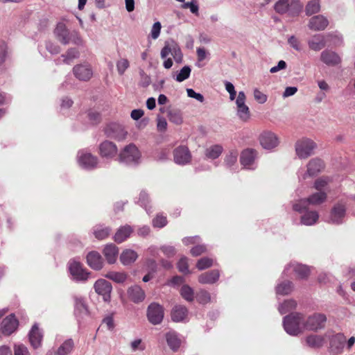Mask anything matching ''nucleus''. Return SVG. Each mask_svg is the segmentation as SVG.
Here are the masks:
<instances>
[{
    "label": "nucleus",
    "instance_id": "nucleus-45",
    "mask_svg": "<svg viewBox=\"0 0 355 355\" xmlns=\"http://www.w3.org/2000/svg\"><path fill=\"white\" fill-rule=\"evenodd\" d=\"M320 10V0H310L306 6V13L308 15L317 13Z\"/></svg>",
    "mask_w": 355,
    "mask_h": 355
},
{
    "label": "nucleus",
    "instance_id": "nucleus-51",
    "mask_svg": "<svg viewBox=\"0 0 355 355\" xmlns=\"http://www.w3.org/2000/svg\"><path fill=\"white\" fill-rule=\"evenodd\" d=\"M168 119L171 122L179 125L182 122V114L179 110H171L168 113Z\"/></svg>",
    "mask_w": 355,
    "mask_h": 355
},
{
    "label": "nucleus",
    "instance_id": "nucleus-53",
    "mask_svg": "<svg viewBox=\"0 0 355 355\" xmlns=\"http://www.w3.org/2000/svg\"><path fill=\"white\" fill-rule=\"evenodd\" d=\"M191 69L189 66H184L177 74L175 80L178 82H182L187 79L191 73Z\"/></svg>",
    "mask_w": 355,
    "mask_h": 355
},
{
    "label": "nucleus",
    "instance_id": "nucleus-8",
    "mask_svg": "<svg viewBox=\"0 0 355 355\" xmlns=\"http://www.w3.org/2000/svg\"><path fill=\"white\" fill-rule=\"evenodd\" d=\"M77 162L82 168L92 170L98 164L97 157L93 155L86 150H81L78 152L76 157Z\"/></svg>",
    "mask_w": 355,
    "mask_h": 355
},
{
    "label": "nucleus",
    "instance_id": "nucleus-2",
    "mask_svg": "<svg viewBox=\"0 0 355 355\" xmlns=\"http://www.w3.org/2000/svg\"><path fill=\"white\" fill-rule=\"evenodd\" d=\"M327 199V193L324 191H318L311 195L308 198L301 199L293 204L295 211L302 212L308 205H318L323 203Z\"/></svg>",
    "mask_w": 355,
    "mask_h": 355
},
{
    "label": "nucleus",
    "instance_id": "nucleus-56",
    "mask_svg": "<svg viewBox=\"0 0 355 355\" xmlns=\"http://www.w3.org/2000/svg\"><path fill=\"white\" fill-rule=\"evenodd\" d=\"M13 351L14 355H31L27 347L23 344H15Z\"/></svg>",
    "mask_w": 355,
    "mask_h": 355
},
{
    "label": "nucleus",
    "instance_id": "nucleus-62",
    "mask_svg": "<svg viewBox=\"0 0 355 355\" xmlns=\"http://www.w3.org/2000/svg\"><path fill=\"white\" fill-rule=\"evenodd\" d=\"M187 93L190 98H195L200 103L204 101V96L200 93H196L193 89H187Z\"/></svg>",
    "mask_w": 355,
    "mask_h": 355
},
{
    "label": "nucleus",
    "instance_id": "nucleus-11",
    "mask_svg": "<svg viewBox=\"0 0 355 355\" xmlns=\"http://www.w3.org/2000/svg\"><path fill=\"white\" fill-rule=\"evenodd\" d=\"M164 311L162 305L153 302L147 308V318L152 324H159L164 318Z\"/></svg>",
    "mask_w": 355,
    "mask_h": 355
},
{
    "label": "nucleus",
    "instance_id": "nucleus-33",
    "mask_svg": "<svg viewBox=\"0 0 355 355\" xmlns=\"http://www.w3.org/2000/svg\"><path fill=\"white\" fill-rule=\"evenodd\" d=\"M137 253L131 249L124 250L120 255V261L124 266L132 264L137 260Z\"/></svg>",
    "mask_w": 355,
    "mask_h": 355
},
{
    "label": "nucleus",
    "instance_id": "nucleus-25",
    "mask_svg": "<svg viewBox=\"0 0 355 355\" xmlns=\"http://www.w3.org/2000/svg\"><path fill=\"white\" fill-rule=\"evenodd\" d=\"M320 59L324 64L329 66L338 64L341 61L340 56L336 53L329 50L323 51L321 53Z\"/></svg>",
    "mask_w": 355,
    "mask_h": 355
},
{
    "label": "nucleus",
    "instance_id": "nucleus-24",
    "mask_svg": "<svg viewBox=\"0 0 355 355\" xmlns=\"http://www.w3.org/2000/svg\"><path fill=\"white\" fill-rule=\"evenodd\" d=\"M256 157V151L252 149H246L241 155V164L245 168H253Z\"/></svg>",
    "mask_w": 355,
    "mask_h": 355
},
{
    "label": "nucleus",
    "instance_id": "nucleus-10",
    "mask_svg": "<svg viewBox=\"0 0 355 355\" xmlns=\"http://www.w3.org/2000/svg\"><path fill=\"white\" fill-rule=\"evenodd\" d=\"M169 55H171L177 62L182 61V53L180 48L173 40L166 42L164 46L161 50L160 56L162 59H166Z\"/></svg>",
    "mask_w": 355,
    "mask_h": 355
},
{
    "label": "nucleus",
    "instance_id": "nucleus-42",
    "mask_svg": "<svg viewBox=\"0 0 355 355\" xmlns=\"http://www.w3.org/2000/svg\"><path fill=\"white\" fill-rule=\"evenodd\" d=\"M74 347V342L69 338L65 340L58 349L59 354L61 355L69 354Z\"/></svg>",
    "mask_w": 355,
    "mask_h": 355
},
{
    "label": "nucleus",
    "instance_id": "nucleus-36",
    "mask_svg": "<svg viewBox=\"0 0 355 355\" xmlns=\"http://www.w3.org/2000/svg\"><path fill=\"white\" fill-rule=\"evenodd\" d=\"M166 340L169 347L173 351H176L180 346L181 340L175 331L166 333Z\"/></svg>",
    "mask_w": 355,
    "mask_h": 355
},
{
    "label": "nucleus",
    "instance_id": "nucleus-49",
    "mask_svg": "<svg viewBox=\"0 0 355 355\" xmlns=\"http://www.w3.org/2000/svg\"><path fill=\"white\" fill-rule=\"evenodd\" d=\"M238 155H239V153L237 150H230L225 156V164L228 167H231L233 165H234L237 162Z\"/></svg>",
    "mask_w": 355,
    "mask_h": 355
},
{
    "label": "nucleus",
    "instance_id": "nucleus-63",
    "mask_svg": "<svg viewBox=\"0 0 355 355\" xmlns=\"http://www.w3.org/2000/svg\"><path fill=\"white\" fill-rule=\"evenodd\" d=\"M198 300L202 304H206L210 301V295L205 291H201L197 295Z\"/></svg>",
    "mask_w": 355,
    "mask_h": 355
},
{
    "label": "nucleus",
    "instance_id": "nucleus-50",
    "mask_svg": "<svg viewBox=\"0 0 355 355\" xmlns=\"http://www.w3.org/2000/svg\"><path fill=\"white\" fill-rule=\"evenodd\" d=\"M110 233V229L106 227H98L94 230V234L96 239L99 240L107 238Z\"/></svg>",
    "mask_w": 355,
    "mask_h": 355
},
{
    "label": "nucleus",
    "instance_id": "nucleus-15",
    "mask_svg": "<svg viewBox=\"0 0 355 355\" xmlns=\"http://www.w3.org/2000/svg\"><path fill=\"white\" fill-rule=\"evenodd\" d=\"M292 270L297 278L300 279H306L310 274V268L306 265H302L296 262L290 263L284 269V274H289Z\"/></svg>",
    "mask_w": 355,
    "mask_h": 355
},
{
    "label": "nucleus",
    "instance_id": "nucleus-31",
    "mask_svg": "<svg viewBox=\"0 0 355 355\" xmlns=\"http://www.w3.org/2000/svg\"><path fill=\"white\" fill-rule=\"evenodd\" d=\"M133 230L130 225H124L118 229L116 232L114 236V240L118 243H121L125 241L130 234L132 233Z\"/></svg>",
    "mask_w": 355,
    "mask_h": 355
},
{
    "label": "nucleus",
    "instance_id": "nucleus-13",
    "mask_svg": "<svg viewBox=\"0 0 355 355\" xmlns=\"http://www.w3.org/2000/svg\"><path fill=\"white\" fill-rule=\"evenodd\" d=\"M324 168V162L318 157L311 159L306 165V172L300 175V178L306 180L317 175Z\"/></svg>",
    "mask_w": 355,
    "mask_h": 355
},
{
    "label": "nucleus",
    "instance_id": "nucleus-17",
    "mask_svg": "<svg viewBox=\"0 0 355 355\" xmlns=\"http://www.w3.org/2000/svg\"><path fill=\"white\" fill-rule=\"evenodd\" d=\"M18 327V320L15 315L10 314L6 317L1 323V331L4 336H10L14 333Z\"/></svg>",
    "mask_w": 355,
    "mask_h": 355
},
{
    "label": "nucleus",
    "instance_id": "nucleus-41",
    "mask_svg": "<svg viewBox=\"0 0 355 355\" xmlns=\"http://www.w3.org/2000/svg\"><path fill=\"white\" fill-rule=\"evenodd\" d=\"M80 55V53L78 49L75 48L69 49L65 54L62 55V62L65 64H69L73 61L78 58Z\"/></svg>",
    "mask_w": 355,
    "mask_h": 355
},
{
    "label": "nucleus",
    "instance_id": "nucleus-43",
    "mask_svg": "<svg viewBox=\"0 0 355 355\" xmlns=\"http://www.w3.org/2000/svg\"><path fill=\"white\" fill-rule=\"evenodd\" d=\"M297 302L293 300H285L279 306V311L281 314H284L295 309Z\"/></svg>",
    "mask_w": 355,
    "mask_h": 355
},
{
    "label": "nucleus",
    "instance_id": "nucleus-34",
    "mask_svg": "<svg viewBox=\"0 0 355 355\" xmlns=\"http://www.w3.org/2000/svg\"><path fill=\"white\" fill-rule=\"evenodd\" d=\"M219 276L218 270H214L201 274L198 277V282L201 284H214L218 279Z\"/></svg>",
    "mask_w": 355,
    "mask_h": 355
},
{
    "label": "nucleus",
    "instance_id": "nucleus-44",
    "mask_svg": "<svg viewBox=\"0 0 355 355\" xmlns=\"http://www.w3.org/2000/svg\"><path fill=\"white\" fill-rule=\"evenodd\" d=\"M307 345L311 347H320L324 343V339L322 336L311 335L306 338Z\"/></svg>",
    "mask_w": 355,
    "mask_h": 355
},
{
    "label": "nucleus",
    "instance_id": "nucleus-28",
    "mask_svg": "<svg viewBox=\"0 0 355 355\" xmlns=\"http://www.w3.org/2000/svg\"><path fill=\"white\" fill-rule=\"evenodd\" d=\"M346 338L343 334H336L331 340L330 348L333 353L340 354L342 352Z\"/></svg>",
    "mask_w": 355,
    "mask_h": 355
},
{
    "label": "nucleus",
    "instance_id": "nucleus-14",
    "mask_svg": "<svg viewBox=\"0 0 355 355\" xmlns=\"http://www.w3.org/2000/svg\"><path fill=\"white\" fill-rule=\"evenodd\" d=\"M259 142L261 146L266 150H272L279 144L277 135L269 130L263 131L259 136Z\"/></svg>",
    "mask_w": 355,
    "mask_h": 355
},
{
    "label": "nucleus",
    "instance_id": "nucleus-12",
    "mask_svg": "<svg viewBox=\"0 0 355 355\" xmlns=\"http://www.w3.org/2000/svg\"><path fill=\"white\" fill-rule=\"evenodd\" d=\"M327 318L322 313H314L308 317L304 316L305 330L317 331L324 327Z\"/></svg>",
    "mask_w": 355,
    "mask_h": 355
},
{
    "label": "nucleus",
    "instance_id": "nucleus-4",
    "mask_svg": "<svg viewBox=\"0 0 355 355\" xmlns=\"http://www.w3.org/2000/svg\"><path fill=\"white\" fill-rule=\"evenodd\" d=\"M303 7L300 0H279L275 5V10L279 14L289 12L291 15L298 14Z\"/></svg>",
    "mask_w": 355,
    "mask_h": 355
},
{
    "label": "nucleus",
    "instance_id": "nucleus-57",
    "mask_svg": "<svg viewBox=\"0 0 355 355\" xmlns=\"http://www.w3.org/2000/svg\"><path fill=\"white\" fill-rule=\"evenodd\" d=\"M166 223V218L161 214L157 215V216L153 220V225L155 227L162 228L164 227Z\"/></svg>",
    "mask_w": 355,
    "mask_h": 355
},
{
    "label": "nucleus",
    "instance_id": "nucleus-22",
    "mask_svg": "<svg viewBox=\"0 0 355 355\" xmlns=\"http://www.w3.org/2000/svg\"><path fill=\"white\" fill-rule=\"evenodd\" d=\"M329 24L328 19L323 15H316L309 19L308 26L310 29L318 31L326 28Z\"/></svg>",
    "mask_w": 355,
    "mask_h": 355
},
{
    "label": "nucleus",
    "instance_id": "nucleus-19",
    "mask_svg": "<svg viewBox=\"0 0 355 355\" xmlns=\"http://www.w3.org/2000/svg\"><path fill=\"white\" fill-rule=\"evenodd\" d=\"M174 161L176 164L184 165L190 162L191 155L186 146H179L173 152Z\"/></svg>",
    "mask_w": 355,
    "mask_h": 355
},
{
    "label": "nucleus",
    "instance_id": "nucleus-1",
    "mask_svg": "<svg viewBox=\"0 0 355 355\" xmlns=\"http://www.w3.org/2000/svg\"><path fill=\"white\" fill-rule=\"evenodd\" d=\"M283 325L285 331L291 336H297L304 330V315L293 313L284 317Z\"/></svg>",
    "mask_w": 355,
    "mask_h": 355
},
{
    "label": "nucleus",
    "instance_id": "nucleus-47",
    "mask_svg": "<svg viewBox=\"0 0 355 355\" xmlns=\"http://www.w3.org/2000/svg\"><path fill=\"white\" fill-rule=\"evenodd\" d=\"M130 348L132 352L144 351L146 348L145 343L141 338H136L130 343Z\"/></svg>",
    "mask_w": 355,
    "mask_h": 355
},
{
    "label": "nucleus",
    "instance_id": "nucleus-40",
    "mask_svg": "<svg viewBox=\"0 0 355 355\" xmlns=\"http://www.w3.org/2000/svg\"><path fill=\"white\" fill-rule=\"evenodd\" d=\"M223 148L219 144L213 145L206 149L205 155L209 159H216L222 153Z\"/></svg>",
    "mask_w": 355,
    "mask_h": 355
},
{
    "label": "nucleus",
    "instance_id": "nucleus-23",
    "mask_svg": "<svg viewBox=\"0 0 355 355\" xmlns=\"http://www.w3.org/2000/svg\"><path fill=\"white\" fill-rule=\"evenodd\" d=\"M87 263L94 270H99L103 266L101 255L96 251H92L87 255Z\"/></svg>",
    "mask_w": 355,
    "mask_h": 355
},
{
    "label": "nucleus",
    "instance_id": "nucleus-38",
    "mask_svg": "<svg viewBox=\"0 0 355 355\" xmlns=\"http://www.w3.org/2000/svg\"><path fill=\"white\" fill-rule=\"evenodd\" d=\"M293 290V284L290 281H284L279 283L276 286V293L277 295H288Z\"/></svg>",
    "mask_w": 355,
    "mask_h": 355
},
{
    "label": "nucleus",
    "instance_id": "nucleus-58",
    "mask_svg": "<svg viewBox=\"0 0 355 355\" xmlns=\"http://www.w3.org/2000/svg\"><path fill=\"white\" fill-rule=\"evenodd\" d=\"M253 95L254 99L261 104L265 103L267 101L268 97L267 96L261 92L258 89H254L253 91Z\"/></svg>",
    "mask_w": 355,
    "mask_h": 355
},
{
    "label": "nucleus",
    "instance_id": "nucleus-7",
    "mask_svg": "<svg viewBox=\"0 0 355 355\" xmlns=\"http://www.w3.org/2000/svg\"><path fill=\"white\" fill-rule=\"evenodd\" d=\"M68 268L71 279L76 282H85L89 278V272L84 268L81 263L71 260L68 263Z\"/></svg>",
    "mask_w": 355,
    "mask_h": 355
},
{
    "label": "nucleus",
    "instance_id": "nucleus-61",
    "mask_svg": "<svg viewBox=\"0 0 355 355\" xmlns=\"http://www.w3.org/2000/svg\"><path fill=\"white\" fill-rule=\"evenodd\" d=\"M328 182L329 180L326 178H319L315 180L314 187L318 191H322V189L328 184Z\"/></svg>",
    "mask_w": 355,
    "mask_h": 355
},
{
    "label": "nucleus",
    "instance_id": "nucleus-60",
    "mask_svg": "<svg viewBox=\"0 0 355 355\" xmlns=\"http://www.w3.org/2000/svg\"><path fill=\"white\" fill-rule=\"evenodd\" d=\"M178 268L180 272L183 273H189L188 269V261L186 257H182L178 263Z\"/></svg>",
    "mask_w": 355,
    "mask_h": 355
},
{
    "label": "nucleus",
    "instance_id": "nucleus-48",
    "mask_svg": "<svg viewBox=\"0 0 355 355\" xmlns=\"http://www.w3.org/2000/svg\"><path fill=\"white\" fill-rule=\"evenodd\" d=\"M182 297L188 302H191L193 300V290L188 285H184L180 290Z\"/></svg>",
    "mask_w": 355,
    "mask_h": 355
},
{
    "label": "nucleus",
    "instance_id": "nucleus-39",
    "mask_svg": "<svg viewBox=\"0 0 355 355\" xmlns=\"http://www.w3.org/2000/svg\"><path fill=\"white\" fill-rule=\"evenodd\" d=\"M75 312L80 317H83L88 313L87 306L83 298H75Z\"/></svg>",
    "mask_w": 355,
    "mask_h": 355
},
{
    "label": "nucleus",
    "instance_id": "nucleus-37",
    "mask_svg": "<svg viewBox=\"0 0 355 355\" xmlns=\"http://www.w3.org/2000/svg\"><path fill=\"white\" fill-rule=\"evenodd\" d=\"M105 277L117 284H123L128 278L127 273L123 272L110 271Z\"/></svg>",
    "mask_w": 355,
    "mask_h": 355
},
{
    "label": "nucleus",
    "instance_id": "nucleus-30",
    "mask_svg": "<svg viewBox=\"0 0 355 355\" xmlns=\"http://www.w3.org/2000/svg\"><path fill=\"white\" fill-rule=\"evenodd\" d=\"M188 311L187 308L182 305L175 306L171 311V319L173 322H184L187 316Z\"/></svg>",
    "mask_w": 355,
    "mask_h": 355
},
{
    "label": "nucleus",
    "instance_id": "nucleus-27",
    "mask_svg": "<svg viewBox=\"0 0 355 355\" xmlns=\"http://www.w3.org/2000/svg\"><path fill=\"white\" fill-rule=\"evenodd\" d=\"M100 154L102 157L111 158L116 155L117 148L114 144L111 141H105L100 145Z\"/></svg>",
    "mask_w": 355,
    "mask_h": 355
},
{
    "label": "nucleus",
    "instance_id": "nucleus-18",
    "mask_svg": "<svg viewBox=\"0 0 355 355\" xmlns=\"http://www.w3.org/2000/svg\"><path fill=\"white\" fill-rule=\"evenodd\" d=\"M94 287L95 291L103 296L104 301H110L112 286L109 282L103 279H98L95 282Z\"/></svg>",
    "mask_w": 355,
    "mask_h": 355
},
{
    "label": "nucleus",
    "instance_id": "nucleus-3",
    "mask_svg": "<svg viewBox=\"0 0 355 355\" xmlns=\"http://www.w3.org/2000/svg\"><path fill=\"white\" fill-rule=\"evenodd\" d=\"M316 148V143L306 137L297 140L295 144V153L300 159H306L311 156Z\"/></svg>",
    "mask_w": 355,
    "mask_h": 355
},
{
    "label": "nucleus",
    "instance_id": "nucleus-55",
    "mask_svg": "<svg viewBox=\"0 0 355 355\" xmlns=\"http://www.w3.org/2000/svg\"><path fill=\"white\" fill-rule=\"evenodd\" d=\"M288 44L291 48L298 52L302 50V45L300 40L294 35H291L288 38Z\"/></svg>",
    "mask_w": 355,
    "mask_h": 355
},
{
    "label": "nucleus",
    "instance_id": "nucleus-5",
    "mask_svg": "<svg viewBox=\"0 0 355 355\" xmlns=\"http://www.w3.org/2000/svg\"><path fill=\"white\" fill-rule=\"evenodd\" d=\"M141 153L137 147L132 144L126 146L119 154V161L128 164L139 163Z\"/></svg>",
    "mask_w": 355,
    "mask_h": 355
},
{
    "label": "nucleus",
    "instance_id": "nucleus-64",
    "mask_svg": "<svg viewBox=\"0 0 355 355\" xmlns=\"http://www.w3.org/2000/svg\"><path fill=\"white\" fill-rule=\"evenodd\" d=\"M157 130L160 132H164L167 128L166 120L162 116H158L157 119Z\"/></svg>",
    "mask_w": 355,
    "mask_h": 355
},
{
    "label": "nucleus",
    "instance_id": "nucleus-21",
    "mask_svg": "<svg viewBox=\"0 0 355 355\" xmlns=\"http://www.w3.org/2000/svg\"><path fill=\"white\" fill-rule=\"evenodd\" d=\"M127 293L130 300L136 304L142 302L146 297L144 291L138 285L129 287Z\"/></svg>",
    "mask_w": 355,
    "mask_h": 355
},
{
    "label": "nucleus",
    "instance_id": "nucleus-29",
    "mask_svg": "<svg viewBox=\"0 0 355 355\" xmlns=\"http://www.w3.org/2000/svg\"><path fill=\"white\" fill-rule=\"evenodd\" d=\"M300 218V222L304 225H313L317 223L319 218V214L316 211L303 210Z\"/></svg>",
    "mask_w": 355,
    "mask_h": 355
},
{
    "label": "nucleus",
    "instance_id": "nucleus-16",
    "mask_svg": "<svg viewBox=\"0 0 355 355\" xmlns=\"http://www.w3.org/2000/svg\"><path fill=\"white\" fill-rule=\"evenodd\" d=\"M346 213V206L343 203L336 204L330 212L328 222L333 224L339 225L343 221Z\"/></svg>",
    "mask_w": 355,
    "mask_h": 355
},
{
    "label": "nucleus",
    "instance_id": "nucleus-59",
    "mask_svg": "<svg viewBox=\"0 0 355 355\" xmlns=\"http://www.w3.org/2000/svg\"><path fill=\"white\" fill-rule=\"evenodd\" d=\"M161 28L162 25L159 21H157L153 24L150 31V35L153 40H156L159 37Z\"/></svg>",
    "mask_w": 355,
    "mask_h": 355
},
{
    "label": "nucleus",
    "instance_id": "nucleus-52",
    "mask_svg": "<svg viewBox=\"0 0 355 355\" xmlns=\"http://www.w3.org/2000/svg\"><path fill=\"white\" fill-rule=\"evenodd\" d=\"M182 7L184 9L189 8L191 12L196 16L199 15V6L198 0H191L190 2L184 3Z\"/></svg>",
    "mask_w": 355,
    "mask_h": 355
},
{
    "label": "nucleus",
    "instance_id": "nucleus-35",
    "mask_svg": "<svg viewBox=\"0 0 355 355\" xmlns=\"http://www.w3.org/2000/svg\"><path fill=\"white\" fill-rule=\"evenodd\" d=\"M309 46L311 49L318 51L325 46V40L323 35H315L308 42Z\"/></svg>",
    "mask_w": 355,
    "mask_h": 355
},
{
    "label": "nucleus",
    "instance_id": "nucleus-46",
    "mask_svg": "<svg viewBox=\"0 0 355 355\" xmlns=\"http://www.w3.org/2000/svg\"><path fill=\"white\" fill-rule=\"evenodd\" d=\"M116 66L118 73L121 76L123 75L125 71L129 68L130 62L128 59L121 58L117 60Z\"/></svg>",
    "mask_w": 355,
    "mask_h": 355
},
{
    "label": "nucleus",
    "instance_id": "nucleus-54",
    "mask_svg": "<svg viewBox=\"0 0 355 355\" xmlns=\"http://www.w3.org/2000/svg\"><path fill=\"white\" fill-rule=\"evenodd\" d=\"M214 263L212 259L208 257H203L199 259L196 263L198 269L202 270L211 267Z\"/></svg>",
    "mask_w": 355,
    "mask_h": 355
},
{
    "label": "nucleus",
    "instance_id": "nucleus-6",
    "mask_svg": "<svg viewBox=\"0 0 355 355\" xmlns=\"http://www.w3.org/2000/svg\"><path fill=\"white\" fill-rule=\"evenodd\" d=\"M55 34L58 40L64 44H67L70 42L78 44L80 41L78 33L75 31L69 32L65 24L62 22L57 24Z\"/></svg>",
    "mask_w": 355,
    "mask_h": 355
},
{
    "label": "nucleus",
    "instance_id": "nucleus-20",
    "mask_svg": "<svg viewBox=\"0 0 355 355\" xmlns=\"http://www.w3.org/2000/svg\"><path fill=\"white\" fill-rule=\"evenodd\" d=\"M74 76L80 80H88L92 76V70L89 64H77L73 68Z\"/></svg>",
    "mask_w": 355,
    "mask_h": 355
},
{
    "label": "nucleus",
    "instance_id": "nucleus-9",
    "mask_svg": "<svg viewBox=\"0 0 355 355\" xmlns=\"http://www.w3.org/2000/svg\"><path fill=\"white\" fill-rule=\"evenodd\" d=\"M246 95L244 92H239L236 99V114L240 120L247 122L250 119V112L249 107L245 103Z\"/></svg>",
    "mask_w": 355,
    "mask_h": 355
},
{
    "label": "nucleus",
    "instance_id": "nucleus-32",
    "mask_svg": "<svg viewBox=\"0 0 355 355\" xmlns=\"http://www.w3.org/2000/svg\"><path fill=\"white\" fill-rule=\"evenodd\" d=\"M29 340L34 348H37L41 345L42 334L37 324L33 326L29 333Z\"/></svg>",
    "mask_w": 355,
    "mask_h": 355
},
{
    "label": "nucleus",
    "instance_id": "nucleus-26",
    "mask_svg": "<svg viewBox=\"0 0 355 355\" xmlns=\"http://www.w3.org/2000/svg\"><path fill=\"white\" fill-rule=\"evenodd\" d=\"M103 254L105 256L107 262L110 264H113L116 261L119 249L114 244H107L103 250Z\"/></svg>",
    "mask_w": 355,
    "mask_h": 355
}]
</instances>
